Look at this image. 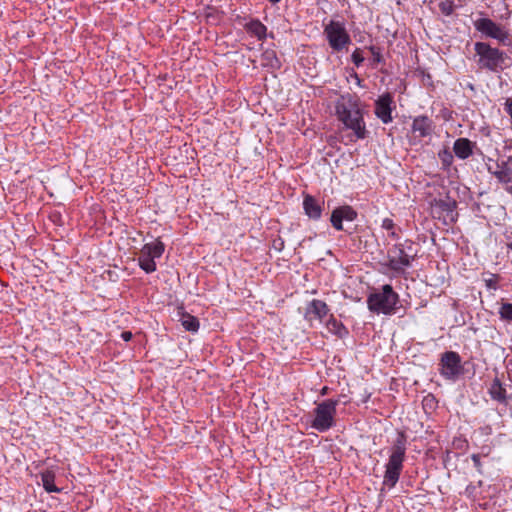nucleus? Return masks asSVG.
<instances>
[{
  "mask_svg": "<svg viewBox=\"0 0 512 512\" xmlns=\"http://www.w3.org/2000/svg\"><path fill=\"white\" fill-rule=\"evenodd\" d=\"M336 112L339 119L345 124V126L355 132L357 138L365 137L366 130L362 113L352 97H341L337 102Z\"/></svg>",
  "mask_w": 512,
  "mask_h": 512,
  "instance_id": "f257e3e1",
  "label": "nucleus"
},
{
  "mask_svg": "<svg viewBox=\"0 0 512 512\" xmlns=\"http://www.w3.org/2000/svg\"><path fill=\"white\" fill-rule=\"evenodd\" d=\"M406 446L404 437L401 435L395 441L391 448V455L386 464V471L384 474L383 484L392 488L399 480L400 473L403 468V461L405 458Z\"/></svg>",
  "mask_w": 512,
  "mask_h": 512,
  "instance_id": "f03ea898",
  "label": "nucleus"
},
{
  "mask_svg": "<svg viewBox=\"0 0 512 512\" xmlns=\"http://www.w3.org/2000/svg\"><path fill=\"white\" fill-rule=\"evenodd\" d=\"M398 301V295L390 285H384L381 292L371 294L367 303L371 311L390 314Z\"/></svg>",
  "mask_w": 512,
  "mask_h": 512,
  "instance_id": "7ed1b4c3",
  "label": "nucleus"
},
{
  "mask_svg": "<svg viewBox=\"0 0 512 512\" xmlns=\"http://www.w3.org/2000/svg\"><path fill=\"white\" fill-rule=\"evenodd\" d=\"M475 52L479 56L478 64L491 71L502 68L505 60L504 52L497 48L491 47L484 42L475 43Z\"/></svg>",
  "mask_w": 512,
  "mask_h": 512,
  "instance_id": "20e7f679",
  "label": "nucleus"
},
{
  "mask_svg": "<svg viewBox=\"0 0 512 512\" xmlns=\"http://www.w3.org/2000/svg\"><path fill=\"white\" fill-rule=\"evenodd\" d=\"M338 401L325 400L319 403L315 409V419L313 427L318 431H326L333 426L336 406Z\"/></svg>",
  "mask_w": 512,
  "mask_h": 512,
  "instance_id": "39448f33",
  "label": "nucleus"
},
{
  "mask_svg": "<svg viewBox=\"0 0 512 512\" xmlns=\"http://www.w3.org/2000/svg\"><path fill=\"white\" fill-rule=\"evenodd\" d=\"M330 47L335 51L345 48L351 41L345 26L337 21H330L324 29Z\"/></svg>",
  "mask_w": 512,
  "mask_h": 512,
  "instance_id": "423d86ee",
  "label": "nucleus"
},
{
  "mask_svg": "<svg viewBox=\"0 0 512 512\" xmlns=\"http://www.w3.org/2000/svg\"><path fill=\"white\" fill-rule=\"evenodd\" d=\"M456 202L450 198L434 199L430 203L431 215L443 220L444 223L454 222L456 219Z\"/></svg>",
  "mask_w": 512,
  "mask_h": 512,
  "instance_id": "0eeeda50",
  "label": "nucleus"
},
{
  "mask_svg": "<svg viewBox=\"0 0 512 512\" xmlns=\"http://www.w3.org/2000/svg\"><path fill=\"white\" fill-rule=\"evenodd\" d=\"M474 26L477 31L481 32L485 36L496 39L500 42H505L509 37L507 30L503 26L495 23L489 18L477 19L474 22Z\"/></svg>",
  "mask_w": 512,
  "mask_h": 512,
  "instance_id": "6e6552de",
  "label": "nucleus"
},
{
  "mask_svg": "<svg viewBox=\"0 0 512 512\" xmlns=\"http://www.w3.org/2000/svg\"><path fill=\"white\" fill-rule=\"evenodd\" d=\"M460 356L453 351L445 352L441 358V374L446 379H454L461 373Z\"/></svg>",
  "mask_w": 512,
  "mask_h": 512,
  "instance_id": "1a4fd4ad",
  "label": "nucleus"
},
{
  "mask_svg": "<svg viewBox=\"0 0 512 512\" xmlns=\"http://www.w3.org/2000/svg\"><path fill=\"white\" fill-rule=\"evenodd\" d=\"M388 260V266L396 272H403L411 263V257L400 246L389 251Z\"/></svg>",
  "mask_w": 512,
  "mask_h": 512,
  "instance_id": "9d476101",
  "label": "nucleus"
},
{
  "mask_svg": "<svg viewBox=\"0 0 512 512\" xmlns=\"http://www.w3.org/2000/svg\"><path fill=\"white\" fill-rule=\"evenodd\" d=\"M357 216L356 211L350 207V206H342L339 208H336L332 214H331V223L333 227L337 230H342V222L343 220L346 221H353Z\"/></svg>",
  "mask_w": 512,
  "mask_h": 512,
  "instance_id": "9b49d317",
  "label": "nucleus"
},
{
  "mask_svg": "<svg viewBox=\"0 0 512 512\" xmlns=\"http://www.w3.org/2000/svg\"><path fill=\"white\" fill-rule=\"evenodd\" d=\"M328 312L329 309L326 303L321 300L315 299L309 303L305 313V317L310 321L312 319L322 320L323 317H325L328 314Z\"/></svg>",
  "mask_w": 512,
  "mask_h": 512,
  "instance_id": "f8f14e48",
  "label": "nucleus"
},
{
  "mask_svg": "<svg viewBox=\"0 0 512 512\" xmlns=\"http://www.w3.org/2000/svg\"><path fill=\"white\" fill-rule=\"evenodd\" d=\"M390 102L391 99L389 96L380 97L376 102L375 113L384 123H388L392 120Z\"/></svg>",
  "mask_w": 512,
  "mask_h": 512,
  "instance_id": "ddd939ff",
  "label": "nucleus"
},
{
  "mask_svg": "<svg viewBox=\"0 0 512 512\" xmlns=\"http://www.w3.org/2000/svg\"><path fill=\"white\" fill-rule=\"evenodd\" d=\"M303 207L306 215L312 219H318L321 216L322 209L318 202L312 196L307 195L303 201Z\"/></svg>",
  "mask_w": 512,
  "mask_h": 512,
  "instance_id": "4468645a",
  "label": "nucleus"
},
{
  "mask_svg": "<svg viewBox=\"0 0 512 512\" xmlns=\"http://www.w3.org/2000/svg\"><path fill=\"white\" fill-rule=\"evenodd\" d=\"M412 131L419 137H425L431 132V121L427 117H418L414 119Z\"/></svg>",
  "mask_w": 512,
  "mask_h": 512,
  "instance_id": "2eb2a0df",
  "label": "nucleus"
},
{
  "mask_svg": "<svg viewBox=\"0 0 512 512\" xmlns=\"http://www.w3.org/2000/svg\"><path fill=\"white\" fill-rule=\"evenodd\" d=\"M164 252V244L159 241L155 240L154 242L147 243L143 246L141 249V253H143L146 256H149L153 259L160 258Z\"/></svg>",
  "mask_w": 512,
  "mask_h": 512,
  "instance_id": "dca6fc26",
  "label": "nucleus"
},
{
  "mask_svg": "<svg viewBox=\"0 0 512 512\" xmlns=\"http://www.w3.org/2000/svg\"><path fill=\"white\" fill-rule=\"evenodd\" d=\"M454 152L456 156L465 159L472 154L471 142L466 138H459L454 143Z\"/></svg>",
  "mask_w": 512,
  "mask_h": 512,
  "instance_id": "f3484780",
  "label": "nucleus"
},
{
  "mask_svg": "<svg viewBox=\"0 0 512 512\" xmlns=\"http://www.w3.org/2000/svg\"><path fill=\"white\" fill-rule=\"evenodd\" d=\"M260 64L273 70L280 68L281 63L274 50H265L260 58Z\"/></svg>",
  "mask_w": 512,
  "mask_h": 512,
  "instance_id": "a211bd4d",
  "label": "nucleus"
},
{
  "mask_svg": "<svg viewBox=\"0 0 512 512\" xmlns=\"http://www.w3.org/2000/svg\"><path fill=\"white\" fill-rule=\"evenodd\" d=\"M490 395L494 400L504 402L506 400V390L498 379H494L489 389Z\"/></svg>",
  "mask_w": 512,
  "mask_h": 512,
  "instance_id": "6ab92c4d",
  "label": "nucleus"
},
{
  "mask_svg": "<svg viewBox=\"0 0 512 512\" xmlns=\"http://www.w3.org/2000/svg\"><path fill=\"white\" fill-rule=\"evenodd\" d=\"M41 479H42L43 487L47 492L51 493V492L59 491V489L54 484L55 474L52 471L46 470V471L42 472Z\"/></svg>",
  "mask_w": 512,
  "mask_h": 512,
  "instance_id": "aec40b11",
  "label": "nucleus"
},
{
  "mask_svg": "<svg viewBox=\"0 0 512 512\" xmlns=\"http://www.w3.org/2000/svg\"><path fill=\"white\" fill-rule=\"evenodd\" d=\"M246 29L259 40L263 39L266 35V27L259 21H251L247 23Z\"/></svg>",
  "mask_w": 512,
  "mask_h": 512,
  "instance_id": "412c9836",
  "label": "nucleus"
},
{
  "mask_svg": "<svg viewBox=\"0 0 512 512\" xmlns=\"http://www.w3.org/2000/svg\"><path fill=\"white\" fill-rule=\"evenodd\" d=\"M140 267L147 273L154 272L156 270V264L153 258L144 255L140 252V256L138 258Z\"/></svg>",
  "mask_w": 512,
  "mask_h": 512,
  "instance_id": "4be33fe9",
  "label": "nucleus"
},
{
  "mask_svg": "<svg viewBox=\"0 0 512 512\" xmlns=\"http://www.w3.org/2000/svg\"><path fill=\"white\" fill-rule=\"evenodd\" d=\"M327 329L339 337H343L347 332L345 327L334 318H330L326 323Z\"/></svg>",
  "mask_w": 512,
  "mask_h": 512,
  "instance_id": "5701e85b",
  "label": "nucleus"
},
{
  "mask_svg": "<svg viewBox=\"0 0 512 512\" xmlns=\"http://www.w3.org/2000/svg\"><path fill=\"white\" fill-rule=\"evenodd\" d=\"M182 325L187 331H197L199 328V322L198 320L189 314L182 316Z\"/></svg>",
  "mask_w": 512,
  "mask_h": 512,
  "instance_id": "b1692460",
  "label": "nucleus"
},
{
  "mask_svg": "<svg viewBox=\"0 0 512 512\" xmlns=\"http://www.w3.org/2000/svg\"><path fill=\"white\" fill-rule=\"evenodd\" d=\"M502 319L512 321V303H503L499 309Z\"/></svg>",
  "mask_w": 512,
  "mask_h": 512,
  "instance_id": "393cba45",
  "label": "nucleus"
},
{
  "mask_svg": "<svg viewBox=\"0 0 512 512\" xmlns=\"http://www.w3.org/2000/svg\"><path fill=\"white\" fill-rule=\"evenodd\" d=\"M352 61L353 63L356 65V66H359L363 63L364 61V57L362 55V51L361 49L357 48L353 53H352Z\"/></svg>",
  "mask_w": 512,
  "mask_h": 512,
  "instance_id": "a878e982",
  "label": "nucleus"
},
{
  "mask_svg": "<svg viewBox=\"0 0 512 512\" xmlns=\"http://www.w3.org/2000/svg\"><path fill=\"white\" fill-rule=\"evenodd\" d=\"M382 227L386 230H392L394 227V223L391 219L385 218L382 222Z\"/></svg>",
  "mask_w": 512,
  "mask_h": 512,
  "instance_id": "bb28decb",
  "label": "nucleus"
},
{
  "mask_svg": "<svg viewBox=\"0 0 512 512\" xmlns=\"http://www.w3.org/2000/svg\"><path fill=\"white\" fill-rule=\"evenodd\" d=\"M370 51H371V53H372V55L374 57V60L376 62H380L382 60V56H381V54H380V52H379V50L377 48L371 47Z\"/></svg>",
  "mask_w": 512,
  "mask_h": 512,
  "instance_id": "cd10ccee",
  "label": "nucleus"
},
{
  "mask_svg": "<svg viewBox=\"0 0 512 512\" xmlns=\"http://www.w3.org/2000/svg\"><path fill=\"white\" fill-rule=\"evenodd\" d=\"M471 458H472V461L474 462V465L477 468V470L480 471V469H481L480 455L479 454H473L471 456Z\"/></svg>",
  "mask_w": 512,
  "mask_h": 512,
  "instance_id": "c85d7f7f",
  "label": "nucleus"
},
{
  "mask_svg": "<svg viewBox=\"0 0 512 512\" xmlns=\"http://www.w3.org/2000/svg\"><path fill=\"white\" fill-rule=\"evenodd\" d=\"M121 338L124 341H129L132 338V333L130 331H124V332L121 333Z\"/></svg>",
  "mask_w": 512,
  "mask_h": 512,
  "instance_id": "c756f323",
  "label": "nucleus"
},
{
  "mask_svg": "<svg viewBox=\"0 0 512 512\" xmlns=\"http://www.w3.org/2000/svg\"><path fill=\"white\" fill-rule=\"evenodd\" d=\"M454 445L457 448H463L465 445H467V442L465 440L458 439L454 441Z\"/></svg>",
  "mask_w": 512,
  "mask_h": 512,
  "instance_id": "7c9ffc66",
  "label": "nucleus"
},
{
  "mask_svg": "<svg viewBox=\"0 0 512 512\" xmlns=\"http://www.w3.org/2000/svg\"><path fill=\"white\" fill-rule=\"evenodd\" d=\"M506 109H507L508 114L512 118V98L507 100V102H506Z\"/></svg>",
  "mask_w": 512,
  "mask_h": 512,
  "instance_id": "2f4dec72",
  "label": "nucleus"
},
{
  "mask_svg": "<svg viewBox=\"0 0 512 512\" xmlns=\"http://www.w3.org/2000/svg\"><path fill=\"white\" fill-rule=\"evenodd\" d=\"M486 283H487V286H488V287H490V288H494V289L496 288V286H495V281H494L493 279H489V280H487V281H486Z\"/></svg>",
  "mask_w": 512,
  "mask_h": 512,
  "instance_id": "473e14b6",
  "label": "nucleus"
},
{
  "mask_svg": "<svg viewBox=\"0 0 512 512\" xmlns=\"http://www.w3.org/2000/svg\"><path fill=\"white\" fill-rule=\"evenodd\" d=\"M326 391H327V388H326V387H324V388L322 389V394H326Z\"/></svg>",
  "mask_w": 512,
  "mask_h": 512,
  "instance_id": "72a5a7b5",
  "label": "nucleus"
},
{
  "mask_svg": "<svg viewBox=\"0 0 512 512\" xmlns=\"http://www.w3.org/2000/svg\"><path fill=\"white\" fill-rule=\"evenodd\" d=\"M269 1H270V2H272V3H277V2H279L280 0H269Z\"/></svg>",
  "mask_w": 512,
  "mask_h": 512,
  "instance_id": "f704fd0d",
  "label": "nucleus"
},
{
  "mask_svg": "<svg viewBox=\"0 0 512 512\" xmlns=\"http://www.w3.org/2000/svg\"><path fill=\"white\" fill-rule=\"evenodd\" d=\"M508 248L512 250V242L508 244Z\"/></svg>",
  "mask_w": 512,
  "mask_h": 512,
  "instance_id": "c9c22d12",
  "label": "nucleus"
}]
</instances>
